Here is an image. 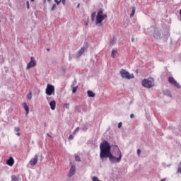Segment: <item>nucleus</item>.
I'll use <instances>...</instances> for the list:
<instances>
[{
	"label": "nucleus",
	"mask_w": 181,
	"mask_h": 181,
	"mask_svg": "<svg viewBox=\"0 0 181 181\" xmlns=\"http://www.w3.org/2000/svg\"><path fill=\"white\" fill-rule=\"evenodd\" d=\"M69 60H71V56H69Z\"/></svg>",
	"instance_id": "obj_42"
},
{
	"label": "nucleus",
	"mask_w": 181,
	"mask_h": 181,
	"mask_svg": "<svg viewBox=\"0 0 181 181\" xmlns=\"http://www.w3.org/2000/svg\"><path fill=\"white\" fill-rule=\"evenodd\" d=\"M121 127H122V122L118 124V128H121Z\"/></svg>",
	"instance_id": "obj_31"
},
{
	"label": "nucleus",
	"mask_w": 181,
	"mask_h": 181,
	"mask_svg": "<svg viewBox=\"0 0 181 181\" xmlns=\"http://www.w3.org/2000/svg\"><path fill=\"white\" fill-rule=\"evenodd\" d=\"M47 135L48 136H50L49 134H47Z\"/></svg>",
	"instance_id": "obj_45"
},
{
	"label": "nucleus",
	"mask_w": 181,
	"mask_h": 181,
	"mask_svg": "<svg viewBox=\"0 0 181 181\" xmlns=\"http://www.w3.org/2000/svg\"><path fill=\"white\" fill-rule=\"evenodd\" d=\"M13 163H15V160H13L12 157H10L9 159L6 160V164L8 166H13Z\"/></svg>",
	"instance_id": "obj_12"
},
{
	"label": "nucleus",
	"mask_w": 181,
	"mask_h": 181,
	"mask_svg": "<svg viewBox=\"0 0 181 181\" xmlns=\"http://www.w3.org/2000/svg\"><path fill=\"white\" fill-rule=\"evenodd\" d=\"M160 181H165V179H162Z\"/></svg>",
	"instance_id": "obj_43"
},
{
	"label": "nucleus",
	"mask_w": 181,
	"mask_h": 181,
	"mask_svg": "<svg viewBox=\"0 0 181 181\" xmlns=\"http://www.w3.org/2000/svg\"><path fill=\"white\" fill-rule=\"evenodd\" d=\"M30 1H31V2H34L35 0H30Z\"/></svg>",
	"instance_id": "obj_44"
},
{
	"label": "nucleus",
	"mask_w": 181,
	"mask_h": 181,
	"mask_svg": "<svg viewBox=\"0 0 181 181\" xmlns=\"http://www.w3.org/2000/svg\"><path fill=\"white\" fill-rule=\"evenodd\" d=\"M117 54V49H112V54H111V56L112 57H115V54Z\"/></svg>",
	"instance_id": "obj_19"
},
{
	"label": "nucleus",
	"mask_w": 181,
	"mask_h": 181,
	"mask_svg": "<svg viewBox=\"0 0 181 181\" xmlns=\"http://www.w3.org/2000/svg\"><path fill=\"white\" fill-rule=\"evenodd\" d=\"M76 175V165H71L69 173H68V177H73Z\"/></svg>",
	"instance_id": "obj_10"
},
{
	"label": "nucleus",
	"mask_w": 181,
	"mask_h": 181,
	"mask_svg": "<svg viewBox=\"0 0 181 181\" xmlns=\"http://www.w3.org/2000/svg\"><path fill=\"white\" fill-rule=\"evenodd\" d=\"M137 155H138V156H141V149H139V148L137 149Z\"/></svg>",
	"instance_id": "obj_27"
},
{
	"label": "nucleus",
	"mask_w": 181,
	"mask_h": 181,
	"mask_svg": "<svg viewBox=\"0 0 181 181\" xmlns=\"http://www.w3.org/2000/svg\"><path fill=\"white\" fill-rule=\"evenodd\" d=\"M47 100H49V98H47Z\"/></svg>",
	"instance_id": "obj_47"
},
{
	"label": "nucleus",
	"mask_w": 181,
	"mask_h": 181,
	"mask_svg": "<svg viewBox=\"0 0 181 181\" xmlns=\"http://www.w3.org/2000/svg\"><path fill=\"white\" fill-rule=\"evenodd\" d=\"M28 100H32V90H30L29 93L27 95Z\"/></svg>",
	"instance_id": "obj_18"
},
{
	"label": "nucleus",
	"mask_w": 181,
	"mask_h": 181,
	"mask_svg": "<svg viewBox=\"0 0 181 181\" xmlns=\"http://www.w3.org/2000/svg\"><path fill=\"white\" fill-rule=\"evenodd\" d=\"M17 136H21V133H16Z\"/></svg>",
	"instance_id": "obj_36"
},
{
	"label": "nucleus",
	"mask_w": 181,
	"mask_h": 181,
	"mask_svg": "<svg viewBox=\"0 0 181 181\" xmlns=\"http://www.w3.org/2000/svg\"><path fill=\"white\" fill-rule=\"evenodd\" d=\"M47 2H52V0H47Z\"/></svg>",
	"instance_id": "obj_40"
},
{
	"label": "nucleus",
	"mask_w": 181,
	"mask_h": 181,
	"mask_svg": "<svg viewBox=\"0 0 181 181\" xmlns=\"http://www.w3.org/2000/svg\"><path fill=\"white\" fill-rule=\"evenodd\" d=\"M77 88H78V86L74 87V88H72V93H73V94H74V93H76V92L77 91Z\"/></svg>",
	"instance_id": "obj_21"
},
{
	"label": "nucleus",
	"mask_w": 181,
	"mask_h": 181,
	"mask_svg": "<svg viewBox=\"0 0 181 181\" xmlns=\"http://www.w3.org/2000/svg\"><path fill=\"white\" fill-rule=\"evenodd\" d=\"M49 106L51 110H52V111H54V110H56V101L55 100H52L49 103Z\"/></svg>",
	"instance_id": "obj_13"
},
{
	"label": "nucleus",
	"mask_w": 181,
	"mask_h": 181,
	"mask_svg": "<svg viewBox=\"0 0 181 181\" xmlns=\"http://www.w3.org/2000/svg\"><path fill=\"white\" fill-rule=\"evenodd\" d=\"M77 83V81H74L71 85V87H73V86H74V84H76Z\"/></svg>",
	"instance_id": "obj_35"
},
{
	"label": "nucleus",
	"mask_w": 181,
	"mask_h": 181,
	"mask_svg": "<svg viewBox=\"0 0 181 181\" xmlns=\"http://www.w3.org/2000/svg\"><path fill=\"white\" fill-rule=\"evenodd\" d=\"M26 5H27V9H30V6H29V1H26Z\"/></svg>",
	"instance_id": "obj_28"
},
{
	"label": "nucleus",
	"mask_w": 181,
	"mask_h": 181,
	"mask_svg": "<svg viewBox=\"0 0 181 181\" xmlns=\"http://www.w3.org/2000/svg\"><path fill=\"white\" fill-rule=\"evenodd\" d=\"M135 11H136L135 7H133V8H132V13L130 14V17H131V18H132V16H134L135 15Z\"/></svg>",
	"instance_id": "obj_20"
},
{
	"label": "nucleus",
	"mask_w": 181,
	"mask_h": 181,
	"mask_svg": "<svg viewBox=\"0 0 181 181\" xmlns=\"http://www.w3.org/2000/svg\"><path fill=\"white\" fill-rule=\"evenodd\" d=\"M75 159L77 162L81 161V159H80V156H75Z\"/></svg>",
	"instance_id": "obj_23"
},
{
	"label": "nucleus",
	"mask_w": 181,
	"mask_h": 181,
	"mask_svg": "<svg viewBox=\"0 0 181 181\" xmlns=\"http://www.w3.org/2000/svg\"><path fill=\"white\" fill-rule=\"evenodd\" d=\"M14 131L16 132H18L21 131V128H19V127H15Z\"/></svg>",
	"instance_id": "obj_24"
},
{
	"label": "nucleus",
	"mask_w": 181,
	"mask_h": 181,
	"mask_svg": "<svg viewBox=\"0 0 181 181\" xmlns=\"http://www.w3.org/2000/svg\"><path fill=\"white\" fill-rule=\"evenodd\" d=\"M168 83H170V84H172L173 86H174V87H176L177 88H181L180 85L177 83V81H176L173 76H170L168 78Z\"/></svg>",
	"instance_id": "obj_8"
},
{
	"label": "nucleus",
	"mask_w": 181,
	"mask_h": 181,
	"mask_svg": "<svg viewBox=\"0 0 181 181\" xmlns=\"http://www.w3.org/2000/svg\"><path fill=\"white\" fill-rule=\"evenodd\" d=\"M37 62L36 59L33 57H30V61L28 62L26 66V70H30V69H33V67L36 66Z\"/></svg>",
	"instance_id": "obj_7"
},
{
	"label": "nucleus",
	"mask_w": 181,
	"mask_h": 181,
	"mask_svg": "<svg viewBox=\"0 0 181 181\" xmlns=\"http://www.w3.org/2000/svg\"><path fill=\"white\" fill-rule=\"evenodd\" d=\"M100 159H104V158H108L110 163H119L121 159H122V154H121V151H118L117 154L119 157H115L111 153V146L108 141L104 140L100 145Z\"/></svg>",
	"instance_id": "obj_1"
},
{
	"label": "nucleus",
	"mask_w": 181,
	"mask_h": 181,
	"mask_svg": "<svg viewBox=\"0 0 181 181\" xmlns=\"http://www.w3.org/2000/svg\"><path fill=\"white\" fill-rule=\"evenodd\" d=\"M60 2H62L63 5H66V0H60Z\"/></svg>",
	"instance_id": "obj_30"
},
{
	"label": "nucleus",
	"mask_w": 181,
	"mask_h": 181,
	"mask_svg": "<svg viewBox=\"0 0 181 181\" xmlns=\"http://www.w3.org/2000/svg\"><path fill=\"white\" fill-rule=\"evenodd\" d=\"M64 108H66L67 110H69V108H70V105L69 103H66L64 105Z\"/></svg>",
	"instance_id": "obj_22"
},
{
	"label": "nucleus",
	"mask_w": 181,
	"mask_h": 181,
	"mask_svg": "<svg viewBox=\"0 0 181 181\" xmlns=\"http://www.w3.org/2000/svg\"><path fill=\"white\" fill-rule=\"evenodd\" d=\"M62 71H63L64 73L66 72V69H65L64 67H62Z\"/></svg>",
	"instance_id": "obj_34"
},
{
	"label": "nucleus",
	"mask_w": 181,
	"mask_h": 181,
	"mask_svg": "<svg viewBox=\"0 0 181 181\" xmlns=\"http://www.w3.org/2000/svg\"><path fill=\"white\" fill-rule=\"evenodd\" d=\"M130 104H132V102H130Z\"/></svg>",
	"instance_id": "obj_46"
},
{
	"label": "nucleus",
	"mask_w": 181,
	"mask_h": 181,
	"mask_svg": "<svg viewBox=\"0 0 181 181\" xmlns=\"http://www.w3.org/2000/svg\"><path fill=\"white\" fill-rule=\"evenodd\" d=\"M54 2H56L57 5H60V1L54 0Z\"/></svg>",
	"instance_id": "obj_29"
},
{
	"label": "nucleus",
	"mask_w": 181,
	"mask_h": 181,
	"mask_svg": "<svg viewBox=\"0 0 181 181\" xmlns=\"http://www.w3.org/2000/svg\"><path fill=\"white\" fill-rule=\"evenodd\" d=\"M143 87L146 88H152L155 86V81L152 78L144 79L141 82Z\"/></svg>",
	"instance_id": "obj_4"
},
{
	"label": "nucleus",
	"mask_w": 181,
	"mask_h": 181,
	"mask_svg": "<svg viewBox=\"0 0 181 181\" xmlns=\"http://www.w3.org/2000/svg\"><path fill=\"white\" fill-rule=\"evenodd\" d=\"M87 94H88V97H91V98L95 97V93H94V92L91 90H88Z\"/></svg>",
	"instance_id": "obj_16"
},
{
	"label": "nucleus",
	"mask_w": 181,
	"mask_h": 181,
	"mask_svg": "<svg viewBox=\"0 0 181 181\" xmlns=\"http://www.w3.org/2000/svg\"><path fill=\"white\" fill-rule=\"evenodd\" d=\"M43 4H46V0H43Z\"/></svg>",
	"instance_id": "obj_39"
},
{
	"label": "nucleus",
	"mask_w": 181,
	"mask_h": 181,
	"mask_svg": "<svg viewBox=\"0 0 181 181\" xmlns=\"http://www.w3.org/2000/svg\"><path fill=\"white\" fill-rule=\"evenodd\" d=\"M78 131H80V127H77L76 129H75V133L76 132H78Z\"/></svg>",
	"instance_id": "obj_32"
},
{
	"label": "nucleus",
	"mask_w": 181,
	"mask_h": 181,
	"mask_svg": "<svg viewBox=\"0 0 181 181\" xmlns=\"http://www.w3.org/2000/svg\"><path fill=\"white\" fill-rule=\"evenodd\" d=\"M130 118H135V115L131 114L130 115Z\"/></svg>",
	"instance_id": "obj_33"
},
{
	"label": "nucleus",
	"mask_w": 181,
	"mask_h": 181,
	"mask_svg": "<svg viewBox=\"0 0 181 181\" xmlns=\"http://www.w3.org/2000/svg\"><path fill=\"white\" fill-rule=\"evenodd\" d=\"M47 95H54V86L52 84H47L45 89Z\"/></svg>",
	"instance_id": "obj_5"
},
{
	"label": "nucleus",
	"mask_w": 181,
	"mask_h": 181,
	"mask_svg": "<svg viewBox=\"0 0 181 181\" xmlns=\"http://www.w3.org/2000/svg\"><path fill=\"white\" fill-rule=\"evenodd\" d=\"M163 33H162V29L158 28H155L153 36V37H155V39H161Z\"/></svg>",
	"instance_id": "obj_6"
},
{
	"label": "nucleus",
	"mask_w": 181,
	"mask_h": 181,
	"mask_svg": "<svg viewBox=\"0 0 181 181\" xmlns=\"http://www.w3.org/2000/svg\"><path fill=\"white\" fill-rule=\"evenodd\" d=\"M11 181H21L20 175H11Z\"/></svg>",
	"instance_id": "obj_15"
},
{
	"label": "nucleus",
	"mask_w": 181,
	"mask_h": 181,
	"mask_svg": "<svg viewBox=\"0 0 181 181\" xmlns=\"http://www.w3.org/2000/svg\"><path fill=\"white\" fill-rule=\"evenodd\" d=\"M106 18L107 14H104V9L100 8L96 16L95 25L97 26H103V21Z\"/></svg>",
	"instance_id": "obj_2"
},
{
	"label": "nucleus",
	"mask_w": 181,
	"mask_h": 181,
	"mask_svg": "<svg viewBox=\"0 0 181 181\" xmlns=\"http://www.w3.org/2000/svg\"><path fill=\"white\" fill-rule=\"evenodd\" d=\"M77 8H80V4L77 5Z\"/></svg>",
	"instance_id": "obj_38"
},
{
	"label": "nucleus",
	"mask_w": 181,
	"mask_h": 181,
	"mask_svg": "<svg viewBox=\"0 0 181 181\" xmlns=\"http://www.w3.org/2000/svg\"><path fill=\"white\" fill-rule=\"evenodd\" d=\"M74 138V136H73V134H71V135H69L68 139H69V141H71V139H73Z\"/></svg>",
	"instance_id": "obj_26"
},
{
	"label": "nucleus",
	"mask_w": 181,
	"mask_h": 181,
	"mask_svg": "<svg viewBox=\"0 0 181 181\" xmlns=\"http://www.w3.org/2000/svg\"><path fill=\"white\" fill-rule=\"evenodd\" d=\"M38 159L39 158L37 157V155H35V157L29 161L30 166H35V165L37 163Z\"/></svg>",
	"instance_id": "obj_11"
},
{
	"label": "nucleus",
	"mask_w": 181,
	"mask_h": 181,
	"mask_svg": "<svg viewBox=\"0 0 181 181\" xmlns=\"http://www.w3.org/2000/svg\"><path fill=\"white\" fill-rule=\"evenodd\" d=\"M54 9H56V4L52 5V7L51 8L52 12H53V11H54Z\"/></svg>",
	"instance_id": "obj_25"
},
{
	"label": "nucleus",
	"mask_w": 181,
	"mask_h": 181,
	"mask_svg": "<svg viewBox=\"0 0 181 181\" xmlns=\"http://www.w3.org/2000/svg\"><path fill=\"white\" fill-rule=\"evenodd\" d=\"M134 40H135V39L134 37L132 38V42H134Z\"/></svg>",
	"instance_id": "obj_37"
},
{
	"label": "nucleus",
	"mask_w": 181,
	"mask_h": 181,
	"mask_svg": "<svg viewBox=\"0 0 181 181\" xmlns=\"http://www.w3.org/2000/svg\"><path fill=\"white\" fill-rule=\"evenodd\" d=\"M88 49V44L86 43L77 52V57H80Z\"/></svg>",
	"instance_id": "obj_9"
},
{
	"label": "nucleus",
	"mask_w": 181,
	"mask_h": 181,
	"mask_svg": "<svg viewBox=\"0 0 181 181\" xmlns=\"http://www.w3.org/2000/svg\"><path fill=\"white\" fill-rule=\"evenodd\" d=\"M23 107L26 112V115H28V114H29V106L28 105V104H26V103H23Z\"/></svg>",
	"instance_id": "obj_14"
},
{
	"label": "nucleus",
	"mask_w": 181,
	"mask_h": 181,
	"mask_svg": "<svg viewBox=\"0 0 181 181\" xmlns=\"http://www.w3.org/2000/svg\"><path fill=\"white\" fill-rule=\"evenodd\" d=\"M119 74L122 78H125V80H132L133 78H135V76H134V74H130L125 69H121L119 71Z\"/></svg>",
	"instance_id": "obj_3"
},
{
	"label": "nucleus",
	"mask_w": 181,
	"mask_h": 181,
	"mask_svg": "<svg viewBox=\"0 0 181 181\" xmlns=\"http://www.w3.org/2000/svg\"><path fill=\"white\" fill-rule=\"evenodd\" d=\"M95 16H97V12H93L91 14V21L92 22H94L95 21Z\"/></svg>",
	"instance_id": "obj_17"
},
{
	"label": "nucleus",
	"mask_w": 181,
	"mask_h": 181,
	"mask_svg": "<svg viewBox=\"0 0 181 181\" xmlns=\"http://www.w3.org/2000/svg\"><path fill=\"white\" fill-rule=\"evenodd\" d=\"M47 52H49V51H50V49L47 48Z\"/></svg>",
	"instance_id": "obj_41"
}]
</instances>
